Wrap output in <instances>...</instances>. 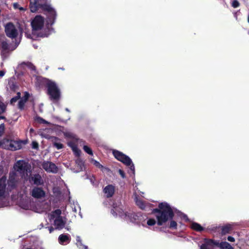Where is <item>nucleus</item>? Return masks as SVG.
Masks as SVG:
<instances>
[{
  "label": "nucleus",
  "instance_id": "nucleus-1",
  "mask_svg": "<svg viewBox=\"0 0 249 249\" xmlns=\"http://www.w3.org/2000/svg\"><path fill=\"white\" fill-rule=\"evenodd\" d=\"M47 0H30V9L32 13L39 9L47 12V23L44 25V18L41 16H36L31 22L32 33L38 36L47 37L51 33V26L54 23L56 14L55 11L47 4Z\"/></svg>",
  "mask_w": 249,
  "mask_h": 249
},
{
  "label": "nucleus",
  "instance_id": "nucleus-2",
  "mask_svg": "<svg viewBox=\"0 0 249 249\" xmlns=\"http://www.w3.org/2000/svg\"><path fill=\"white\" fill-rule=\"evenodd\" d=\"M111 214L115 217L119 216L126 221H129L138 225L146 227L145 216L140 213H128L124 211V207L121 202L118 201L113 203V209L111 211Z\"/></svg>",
  "mask_w": 249,
  "mask_h": 249
},
{
  "label": "nucleus",
  "instance_id": "nucleus-3",
  "mask_svg": "<svg viewBox=\"0 0 249 249\" xmlns=\"http://www.w3.org/2000/svg\"><path fill=\"white\" fill-rule=\"evenodd\" d=\"M153 212L156 213L157 224L162 226L168 220H170L169 228L172 230L177 229V221L173 220L174 213L170 205L166 202H161L159 205V209H155Z\"/></svg>",
  "mask_w": 249,
  "mask_h": 249
},
{
  "label": "nucleus",
  "instance_id": "nucleus-4",
  "mask_svg": "<svg viewBox=\"0 0 249 249\" xmlns=\"http://www.w3.org/2000/svg\"><path fill=\"white\" fill-rule=\"evenodd\" d=\"M61 213L60 209H57L48 214L50 222L57 230L62 229L66 223V218L61 216Z\"/></svg>",
  "mask_w": 249,
  "mask_h": 249
},
{
  "label": "nucleus",
  "instance_id": "nucleus-5",
  "mask_svg": "<svg viewBox=\"0 0 249 249\" xmlns=\"http://www.w3.org/2000/svg\"><path fill=\"white\" fill-rule=\"evenodd\" d=\"M47 92L53 103H57L60 98V91L56 83L53 81L47 83Z\"/></svg>",
  "mask_w": 249,
  "mask_h": 249
},
{
  "label": "nucleus",
  "instance_id": "nucleus-6",
  "mask_svg": "<svg viewBox=\"0 0 249 249\" xmlns=\"http://www.w3.org/2000/svg\"><path fill=\"white\" fill-rule=\"evenodd\" d=\"M14 138L13 134H8L6 138L3 139V148L11 151H16L21 148V142L20 141L13 140Z\"/></svg>",
  "mask_w": 249,
  "mask_h": 249
},
{
  "label": "nucleus",
  "instance_id": "nucleus-7",
  "mask_svg": "<svg viewBox=\"0 0 249 249\" xmlns=\"http://www.w3.org/2000/svg\"><path fill=\"white\" fill-rule=\"evenodd\" d=\"M112 153L114 157L118 160L121 161L127 166H129L130 170L134 173L135 167L131 159L122 152L116 150H113Z\"/></svg>",
  "mask_w": 249,
  "mask_h": 249
},
{
  "label": "nucleus",
  "instance_id": "nucleus-8",
  "mask_svg": "<svg viewBox=\"0 0 249 249\" xmlns=\"http://www.w3.org/2000/svg\"><path fill=\"white\" fill-rule=\"evenodd\" d=\"M14 168L15 172H18L22 177L28 176V173L31 172L28 163L22 160L17 161L15 163Z\"/></svg>",
  "mask_w": 249,
  "mask_h": 249
},
{
  "label": "nucleus",
  "instance_id": "nucleus-9",
  "mask_svg": "<svg viewBox=\"0 0 249 249\" xmlns=\"http://www.w3.org/2000/svg\"><path fill=\"white\" fill-rule=\"evenodd\" d=\"M29 97V94L25 92L24 93V96L20 98V93L18 92L17 94V95L14 97H13L10 100V104L14 106L16 103L18 101V108L20 109H23L24 108V107L25 104L28 100Z\"/></svg>",
  "mask_w": 249,
  "mask_h": 249
},
{
  "label": "nucleus",
  "instance_id": "nucleus-10",
  "mask_svg": "<svg viewBox=\"0 0 249 249\" xmlns=\"http://www.w3.org/2000/svg\"><path fill=\"white\" fill-rule=\"evenodd\" d=\"M5 32L8 37L15 38L18 34V28L12 23L9 22L5 25Z\"/></svg>",
  "mask_w": 249,
  "mask_h": 249
},
{
  "label": "nucleus",
  "instance_id": "nucleus-11",
  "mask_svg": "<svg viewBox=\"0 0 249 249\" xmlns=\"http://www.w3.org/2000/svg\"><path fill=\"white\" fill-rule=\"evenodd\" d=\"M41 166L46 172L49 173L56 174L58 171L57 166L49 161H43L41 163Z\"/></svg>",
  "mask_w": 249,
  "mask_h": 249
},
{
  "label": "nucleus",
  "instance_id": "nucleus-12",
  "mask_svg": "<svg viewBox=\"0 0 249 249\" xmlns=\"http://www.w3.org/2000/svg\"><path fill=\"white\" fill-rule=\"evenodd\" d=\"M6 177L3 176L0 178V199L5 198L9 190L6 187Z\"/></svg>",
  "mask_w": 249,
  "mask_h": 249
},
{
  "label": "nucleus",
  "instance_id": "nucleus-13",
  "mask_svg": "<svg viewBox=\"0 0 249 249\" xmlns=\"http://www.w3.org/2000/svg\"><path fill=\"white\" fill-rule=\"evenodd\" d=\"M17 175L15 171L11 172L9 174V179L7 181V188L10 191L16 188L17 184Z\"/></svg>",
  "mask_w": 249,
  "mask_h": 249
},
{
  "label": "nucleus",
  "instance_id": "nucleus-14",
  "mask_svg": "<svg viewBox=\"0 0 249 249\" xmlns=\"http://www.w3.org/2000/svg\"><path fill=\"white\" fill-rule=\"evenodd\" d=\"M219 242L218 240L205 239L204 243L200 247V249H213L214 246L218 247Z\"/></svg>",
  "mask_w": 249,
  "mask_h": 249
},
{
  "label": "nucleus",
  "instance_id": "nucleus-15",
  "mask_svg": "<svg viewBox=\"0 0 249 249\" xmlns=\"http://www.w3.org/2000/svg\"><path fill=\"white\" fill-rule=\"evenodd\" d=\"M31 195L35 198H41L45 196V192L42 188L35 187L31 191Z\"/></svg>",
  "mask_w": 249,
  "mask_h": 249
},
{
  "label": "nucleus",
  "instance_id": "nucleus-16",
  "mask_svg": "<svg viewBox=\"0 0 249 249\" xmlns=\"http://www.w3.org/2000/svg\"><path fill=\"white\" fill-rule=\"evenodd\" d=\"M30 181L36 185H42L44 184V180L39 174H35L31 176Z\"/></svg>",
  "mask_w": 249,
  "mask_h": 249
},
{
  "label": "nucleus",
  "instance_id": "nucleus-17",
  "mask_svg": "<svg viewBox=\"0 0 249 249\" xmlns=\"http://www.w3.org/2000/svg\"><path fill=\"white\" fill-rule=\"evenodd\" d=\"M71 241V236L68 234H62L58 237V242L61 245H67Z\"/></svg>",
  "mask_w": 249,
  "mask_h": 249
},
{
  "label": "nucleus",
  "instance_id": "nucleus-18",
  "mask_svg": "<svg viewBox=\"0 0 249 249\" xmlns=\"http://www.w3.org/2000/svg\"><path fill=\"white\" fill-rule=\"evenodd\" d=\"M104 192L107 197H110L114 193V187L112 185H108L105 187Z\"/></svg>",
  "mask_w": 249,
  "mask_h": 249
},
{
  "label": "nucleus",
  "instance_id": "nucleus-19",
  "mask_svg": "<svg viewBox=\"0 0 249 249\" xmlns=\"http://www.w3.org/2000/svg\"><path fill=\"white\" fill-rule=\"evenodd\" d=\"M0 46L1 49V54L2 57H4L9 50V44L6 40H3L0 42Z\"/></svg>",
  "mask_w": 249,
  "mask_h": 249
},
{
  "label": "nucleus",
  "instance_id": "nucleus-20",
  "mask_svg": "<svg viewBox=\"0 0 249 249\" xmlns=\"http://www.w3.org/2000/svg\"><path fill=\"white\" fill-rule=\"evenodd\" d=\"M36 85L37 87L40 88L44 84H46L49 81L47 79H45L41 76H36Z\"/></svg>",
  "mask_w": 249,
  "mask_h": 249
},
{
  "label": "nucleus",
  "instance_id": "nucleus-21",
  "mask_svg": "<svg viewBox=\"0 0 249 249\" xmlns=\"http://www.w3.org/2000/svg\"><path fill=\"white\" fill-rule=\"evenodd\" d=\"M135 202L136 205L142 210H145L147 208L149 207V204L145 203L142 200L139 199L137 196L135 197Z\"/></svg>",
  "mask_w": 249,
  "mask_h": 249
},
{
  "label": "nucleus",
  "instance_id": "nucleus-22",
  "mask_svg": "<svg viewBox=\"0 0 249 249\" xmlns=\"http://www.w3.org/2000/svg\"><path fill=\"white\" fill-rule=\"evenodd\" d=\"M19 206L25 210H29L31 208L30 200L28 198L23 199L19 202Z\"/></svg>",
  "mask_w": 249,
  "mask_h": 249
},
{
  "label": "nucleus",
  "instance_id": "nucleus-23",
  "mask_svg": "<svg viewBox=\"0 0 249 249\" xmlns=\"http://www.w3.org/2000/svg\"><path fill=\"white\" fill-rule=\"evenodd\" d=\"M83 142L82 140L78 139V141H76L75 140H72L71 141H70L68 142V145L73 150L74 148H75L78 144H80L81 145V143H83Z\"/></svg>",
  "mask_w": 249,
  "mask_h": 249
},
{
  "label": "nucleus",
  "instance_id": "nucleus-24",
  "mask_svg": "<svg viewBox=\"0 0 249 249\" xmlns=\"http://www.w3.org/2000/svg\"><path fill=\"white\" fill-rule=\"evenodd\" d=\"M220 249H234L228 242L224 241L219 242Z\"/></svg>",
  "mask_w": 249,
  "mask_h": 249
},
{
  "label": "nucleus",
  "instance_id": "nucleus-25",
  "mask_svg": "<svg viewBox=\"0 0 249 249\" xmlns=\"http://www.w3.org/2000/svg\"><path fill=\"white\" fill-rule=\"evenodd\" d=\"M191 227L192 229L197 231H202L204 230V228L199 224L196 222L192 223L191 224Z\"/></svg>",
  "mask_w": 249,
  "mask_h": 249
},
{
  "label": "nucleus",
  "instance_id": "nucleus-26",
  "mask_svg": "<svg viewBox=\"0 0 249 249\" xmlns=\"http://www.w3.org/2000/svg\"><path fill=\"white\" fill-rule=\"evenodd\" d=\"M76 246L79 249H88V246L82 244V240L79 236H76Z\"/></svg>",
  "mask_w": 249,
  "mask_h": 249
},
{
  "label": "nucleus",
  "instance_id": "nucleus-27",
  "mask_svg": "<svg viewBox=\"0 0 249 249\" xmlns=\"http://www.w3.org/2000/svg\"><path fill=\"white\" fill-rule=\"evenodd\" d=\"M75 162L78 167V169L77 170V172H78L83 170L84 167V162L83 160L81 159L78 158L76 160Z\"/></svg>",
  "mask_w": 249,
  "mask_h": 249
},
{
  "label": "nucleus",
  "instance_id": "nucleus-28",
  "mask_svg": "<svg viewBox=\"0 0 249 249\" xmlns=\"http://www.w3.org/2000/svg\"><path fill=\"white\" fill-rule=\"evenodd\" d=\"M145 218H146V220H145L146 227H147V226H154L157 222V221H156L154 218H147L146 217H145Z\"/></svg>",
  "mask_w": 249,
  "mask_h": 249
},
{
  "label": "nucleus",
  "instance_id": "nucleus-29",
  "mask_svg": "<svg viewBox=\"0 0 249 249\" xmlns=\"http://www.w3.org/2000/svg\"><path fill=\"white\" fill-rule=\"evenodd\" d=\"M64 135L66 138L71 139V140H75L76 141H78V139L77 138L75 135L73 133L67 131L64 132Z\"/></svg>",
  "mask_w": 249,
  "mask_h": 249
},
{
  "label": "nucleus",
  "instance_id": "nucleus-30",
  "mask_svg": "<svg viewBox=\"0 0 249 249\" xmlns=\"http://www.w3.org/2000/svg\"><path fill=\"white\" fill-rule=\"evenodd\" d=\"M232 230V226L231 225L229 224L223 227L222 229V233L225 234L229 233Z\"/></svg>",
  "mask_w": 249,
  "mask_h": 249
},
{
  "label": "nucleus",
  "instance_id": "nucleus-31",
  "mask_svg": "<svg viewBox=\"0 0 249 249\" xmlns=\"http://www.w3.org/2000/svg\"><path fill=\"white\" fill-rule=\"evenodd\" d=\"M55 141L53 142V145L54 147H55L57 149H61L63 148V145L57 141L59 139L57 138H54Z\"/></svg>",
  "mask_w": 249,
  "mask_h": 249
},
{
  "label": "nucleus",
  "instance_id": "nucleus-32",
  "mask_svg": "<svg viewBox=\"0 0 249 249\" xmlns=\"http://www.w3.org/2000/svg\"><path fill=\"white\" fill-rule=\"evenodd\" d=\"M22 65L25 66L28 68L33 71L34 73H36V69L34 65L30 62H24L22 64Z\"/></svg>",
  "mask_w": 249,
  "mask_h": 249
},
{
  "label": "nucleus",
  "instance_id": "nucleus-33",
  "mask_svg": "<svg viewBox=\"0 0 249 249\" xmlns=\"http://www.w3.org/2000/svg\"><path fill=\"white\" fill-rule=\"evenodd\" d=\"M6 109V105L0 101V115L4 113Z\"/></svg>",
  "mask_w": 249,
  "mask_h": 249
},
{
  "label": "nucleus",
  "instance_id": "nucleus-34",
  "mask_svg": "<svg viewBox=\"0 0 249 249\" xmlns=\"http://www.w3.org/2000/svg\"><path fill=\"white\" fill-rule=\"evenodd\" d=\"M93 163L94 165L97 167L100 168L101 170L104 171L105 169H107L106 167L103 166L102 164H101L98 161L95 160H93Z\"/></svg>",
  "mask_w": 249,
  "mask_h": 249
},
{
  "label": "nucleus",
  "instance_id": "nucleus-35",
  "mask_svg": "<svg viewBox=\"0 0 249 249\" xmlns=\"http://www.w3.org/2000/svg\"><path fill=\"white\" fill-rule=\"evenodd\" d=\"M83 149L85 151V152L88 153V154L90 155H93V152L92 150L87 145H84L83 146Z\"/></svg>",
  "mask_w": 249,
  "mask_h": 249
},
{
  "label": "nucleus",
  "instance_id": "nucleus-36",
  "mask_svg": "<svg viewBox=\"0 0 249 249\" xmlns=\"http://www.w3.org/2000/svg\"><path fill=\"white\" fill-rule=\"evenodd\" d=\"M5 129V126L4 124H1L0 125V137H1L4 133Z\"/></svg>",
  "mask_w": 249,
  "mask_h": 249
},
{
  "label": "nucleus",
  "instance_id": "nucleus-37",
  "mask_svg": "<svg viewBox=\"0 0 249 249\" xmlns=\"http://www.w3.org/2000/svg\"><path fill=\"white\" fill-rule=\"evenodd\" d=\"M231 5L233 8H237L239 6V3L237 0H234L232 1Z\"/></svg>",
  "mask_w": 249,
  "mask_h": 249
},
{
  "label": "nucleus",
  "instance_id": "nucleus-38",
  "mask_svg": "<svg viewBox=\"0 0 249 249\" xmlns=\"http://www.w3.org/2000/svg\"><path fill=\"white\" fill-rule=\"evenodd\" d=\"M73 152L77 156H79L80 155L81 151L77 148V146L74 148L73 150Z\"/></svg>",
  "mask_w": 249,
  "mask_h": 249
},
{
  "label": "nucleus",
  "instance_id": "nucleus-39",
  "mask_svg": "<svg viewBox=\"0 0 249 249\" xmlns=\"http://www.w3.org/2000/svg\"><path fill=\"white\" fill-rule=\"evenodd\" d=\"M36 120L39 122L40 123H43V124H48V122L47 121H46V120H44L43 119L39 117H36Z\"/></svg>",
  "mask_w": 249,
  "mask_h": 249
},
{
  "label": "nucleus",
  "instance_id": "nucleus-40",
  "mask_svg": "<svg viewBox=\"0 0 249 249\" xmlns=\"http://www.w3.org/2000/svg\"><path fill=\"white\" fill-rule=\"evenodd\" d=\"M227 240L230 241V242H233L235 241V239L234 237H233L232 236H228L227 237Z\"/></svg>",
  "mask_w": 249,
  "mask_h": 249
},
{
  "label": "nucleus",
  "instance_id": "nucleus-41",
  "mask_svg": "<svg viewBox=\"0 0 249 249\" xmlns=\"http://www.w3.org/2000/svg\"><path fill=\"white\" fill-rule=\"evenodd\" d=\"M216 226H211V227H208V228H207V230H209V231H214L216 230Z\"/></svg>",
  "mask_w": 249,
  "mask_h": 249
},
{
  "label": "nucleus",
  "instance_id": "nucleus-42",
  "mask_svg": "<svg viewBox=\"0 0 249 249\" xmlns=\"http://www.w3.org/2000/svg\"><path fill=\"white\" fill-rule=\"evenodd\" d=\"M119 173L120 174V175H121V176L123 178H124L125 177V174L124 173V171L121 169H119Z\"/></svg>",
  "mask_w": 249,
  "mask_h": 249
},
{
  "label": "nucleus",
  "instance_id": "nucleus-43",
  "mask_svg": "<svg viewBox=\"0 0 249 249\" xmlns=\"http://www.w3.org/2000/svg\"><path fill=\"white\" fill-rule=\"evenodd\" d=\"M13 7L15 9H19V7H20V6L18 3H13Z\"/></svg>",
  "mask_w": 249,
  "mask_h": 249
},
{
  "label": "nucleus",
  "instance_id": "nucleus-44",
  "mask_svg": "<svg viewBox=\"0 0 249 249\" xmlns=\"http://www.w3.org/2000/svg\"><path fill=\"white\" fill-rule=\"evenodd\" d=\"M32 145H33V148L34 149H36L38 147V144L36 142H33Z\"/></svg>",
  "mask_w": 249,
  "mask_h": 249
},
{
  "label": "nucleus",
  "instance_id": "nucleus-45",
  "mask_svg": "<svg viewBox=\"0 0 249 249\" xmlns=\"http://www.w3.org/2000/svg\"><path fill=\"white\" fill-rule=\"evenodd\" d=\"M5 73V71L2 70L0 71V78L2 77Z\"/></svg>",
  "mask_w": 249,
  "mask_h": 249
},
{
  "label": "nucleus",
  "instance_id": "nucleus-46",
  "mask_svg": "<svg viewBox=\"0 0 249 249\" xmlns=\"http://www.w3.org/2000/svg\"><path fill=\"white\" fill-rule=\"evenodd\" d=\"M53 192L54 194H58L59 193V191H58V188H53Z\"/></svg>",
  "mask_w": 249,
  "mask_h": 249
},
{
  "label": "nucleus",
  "instance_id": "nucleus-47",
  "mask_svg": "<svg viewBox=\"0 0 249 249\" xmlns=\"http://www.w3.org/2000/svg\"><path fill=\"white\" fill-rule=\"evenodd\" d=\"M3 139L2 140H0V148H3Z\"/></svg>",
  "mask_w": 249,
  "mask_h": 249
},
{
  "label": "nucleus",
  "instance_id": "nucleus-48",
  "mask_svg": "<svg viewBox=\"0 0 249 249\" xmlns=\"http://www.w3.org/2000/svg\"><path fill=\"white\" fill-rule=\"evenodd\" d=\"M48 230L49 231L50 233H51L54 230V228L52 227H48Z\"/></svg>",
  "mask_w": 249,
  "mask_h": 249
},
{
  "label": "nucleus",
  "instance_id": "nucleus-49",
  "mask_svg": "<svg viewBox=\"0 0 249 249\" xmlns=\"http://www.w3.org/2000/svg\"><path fill=\"white\" fill-rule=\"evenodd\" d=\"M182 217L184 219H185V220H186V221L188 220V218H187V215H185V214H182Z\"/></svg>",
  "mask_w": 249,
  "mask_h": 249
},
{
  "label": "nucleus",
  "instance_id": "nucleus-50",
  "mask_svg": "<svg viewBox=\"0 0 249 249\" xmlns=\"http://www.w3.org/2000/svg\"><path fill=\"white\" fill-rule=\"evenodd\" d=\"M19 10H20V11H25V9L23 7H19Z\"/></svg>",
  "mask_w": 249,
  "mask_h": 249
},
{
  "label": "nucleus",
  "instance_id": "nucleus-51",
  "mask_svg": "<svg viewBox=\"0 0 249 249\" xmlns=\"http://www.w3.org/2000/svg\"><path fill=\"white\" fill-rule=\"evenodd\" d=\"M65 110L66 111H67V112H69L70 111V110L69 109V108H65Z\"/></svg>",
  "mask_w": 249,
  "mask_h": 249
},
{
  "label": "nucleus",
  "instance_id": "nucleus-52",
  "mask_svg": "<svg viewBox=\"0 0 249 249\" xmlns=\"http://www.w3.org/2000/svg\"><path fill=\"white\" fill-rule=\"evenodd\" d=\"M4 118V117L3 116H0V119H3Z\"/></svg>",
  "mask_w": 249,
  "mask_h": 249
},
{
  "label": "nucleus",
  "instance_id": "nucleus-53",
  "mask_svg": "<svg viewBox=\"0 0 249 249\" xmlns=\"http://www.w3.org/2000/svg\"><path fill=\"white\" fill-rule=\"evenodd\" d=\"M2 173V170L1 169H0V175Z\"/></svg>",
  "mask_w": 249,
  "mask_h": 249
},
{
  "label": "nucleus",
  "instance_id": "nucleus-54",
  "mask_svg": "<svg viewBox=\"0 0 249 249\" xmlns=\"http://www.w3.org/2000/svg\"><path fill=\"white\" fill-rule=\"evenodd\" d=\"M30 131H33V129H30Z\"/></svg>",
  "mask_w": 249,
  "mask_h": 249
},
{
  "label": "nucleus",
  "instance_id": "nucleus-55",
  "mask_svg": "<svg viewBox=\"0 0 249 249\" xmlns=\"http://www.w3.org/2000/svg\"><path fill=\"white\" fill-rule=\"evenodd\" d=\"M73 211H74V212H76V209L74 208V209H73Z\"/></svg>",
  "mask_w": 249,
  "mask_h": 249
},
{
  "label": "nucleus",
  "instance_id": "nucleus-56",
  "mask_svg": "<svg viewBox=\"0 0 249 249\" xmlns=\"http://www.w3.org/2000/svg\"><path fill=\"white\" fill-rule=\"evenodd\" d=\"M79 214H80L81 217H82V216L81 215V214L80 213Z\"/></svg>",
  "mask_w": 249,
  "mask_h": 249
},
{
  "label": "nucleus",
  "instance_id": "nucleus-57",
  "mask_svg": "<svg viewBox=\"0 0 249 249\" xmlns=\"http://www.w3.org/2000/svg\"><path fill=\"white\" fill-rule=\"evenodd\" d=\"M40 226H41V227H43V226L42 225H40Z\"/></svg>",
  "mask_w": 249,
  "mask_h": 249
},
{
  "label": "nucleus",
  "instance_id": "nucleus-58",
  "mask_svg": "<svg viewBox=\"0 0 249 249\" xmlns=\"http://www.w3.org/2000/svg\"><path fill=\"white\" fill-rule=\"evenodd\" d=\"M59 69L64 70L63 68H59Z\"/></svg>",
  "mask_w": 249,
  "mask_h": 249
},
{
  "label": "nucleus",
  "instance_id": "nucleus-59",
  "mask_svg": "<svg viewBox=\"0 0 249 249\" xmlns=\"http://www.w3.org/2000/svg\"><path fill=\"white\" fill-rule=\"evenodd\" d=\"M243 0V1H244V2H245V1H246L245 0Z\"/></svg>",
  "mask_w": 249,
  "mask_h": 249
}]
</instances>
